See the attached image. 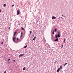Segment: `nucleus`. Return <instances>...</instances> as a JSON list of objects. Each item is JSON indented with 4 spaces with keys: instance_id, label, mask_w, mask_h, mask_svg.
I'll return each instance as SVG.
<instances>
[{
    "instance_id": "473e14b6",
    "label": "nucleus",
    "mask_w": 73,
    "mask_h": 73,
    "mask_svg": "<svg viewBox=\"0 0 73 73\" xmlns=\"http://www.w3.org/2000/svg\"><path fill=\"white\" fill-rule=\"evenodd\" d=\"M62 16H63V15H62Z\"/></svg>"
},
{
    "instance_id": "4468645a",
    "label": "nucleus",
    "mask_w": 73,
    "mask_h": 73,
    "mask_svg": "<svg viewBox=\"0 0 73 73\" xmlns=\"http://www.w3.org/2000/svg\"><path fill=\"white\" fill-rule=\"evenodd\" d=\"M6 6H7V4H5L3 5V7H5Z\"/></svg>"
},
{
    "instance_id": "0eeeda50",
    "label": "nucleus",
    "mask_w": 73,
    "mask_h": 73,
    "mask_svg": "<svg viewBox=\"0 0 73 73\" xmlns=\"http://www.w3.org/2000/svg\"><path fill=\"white\" fill-rule=\"evenodd\" d=\"M16 33H17V32H14V34L13 36H15V35H16Z\"/></svg>"
},
{
    "instance_id": "ddd939ff",
    "label": "nucleus",
    "mask_w": 73,
    "mask_h": 73,
    "mask_svg": "<svg viewBox=\"0 0 73 73\" xmlns=\"http://www.w3.org/2000/svg\"><path fill=\"white\" fill-rule=\"evenodd\" d=\"M60 69H62V65H61V66H60Z\"/></svg>"
},
{
    "instance_id": "f257e3e1",
    "label": "nucleus",
    "mask_w": 73,
    "mask_h": 73,
    "mask_svg": "<svg viewBox=\"0 0 73 73\" xmlns=\"http://www.w3.org/2000/svg\"><path fill=\"white\" fill-rule=\"evenodd\" d=\"M17 15H20V10H18L17 11Z\"/></svg>"
},
{
    "instance_id": "f704fd0d",
    "label": "nucleus",
    "mask_w": 73,
    "mask_h": 73,
    "mask_svg": "<svg viewBox=\"0 0 73 73\" xmlns=\"http://www.w3.org/2000/svg\"><path fill=\"white\" fill-rule=\"evenodd\" d=\"M64 17H65V16H64Z\"/></svg>"
},
{
    "instance_id": "6ab92c4d",
    "label": "nucleus",
    "mask_w": 73,
    "mask_h": 73,
    "mask_svg": "<svg viewBox=\"0 0 73 73\" xmlns=\"http://www.w3.org/2000/svg\"><path fill=\"white\" fill-rule=\"evenodd\" d=\"M57 62V61H55V62H54V64H56V62Z\"/></svg>"
},
{
    "instance_id": "a878e982",
    "label": "nucleus",
    "mask_w": 73,
    "mask_h": 73,
    "mask_svg": "<svg viewBox=\"0 0 73 73\" xmlns=\"http://www.w3.org/2000/svg\"><path fill=\"white\" fill-rule=\"evenodd\" d=\"M13 61L14 62H15L16 61H15V60H13Z\"/></svg>"
},
{
    "instance_id": "c9c22d12",
    "label": "nucleus",
    "mask_w": 73,
    "mask_h": 73,
    "mask_svg": "<svg viewBox=\"0 0 73 73\" xmlns=\"http://www.w3.org/2000/svg\"><path fill=\"white\" fill-rule=\"evenodd\" d=\"M62 46H63V45H62Z\"/></svg>"
},
{
    "instance_id": "c756f323",
    "label": "nucleus",
    "mask_w": 73,
    "mask_h": 73,
    "mask_svg": "<svg viewBox=\"0 0 73 73\" xmlns=\"http://www.w3.org/2000/svg\"><path fill=\"white\" fill-rule=\"evenodd\" d=\"M63 47V46H62L61 48H62Z\"/></svg>"
},
{
    "instance_id": "b1692460",
    "label": "nucleus",
    "mask_w": 73,
    "mask_h": 73,
    "mask_svg": "<svg viewBox=\"0 0 73 73\" xmlns=\"http://www.w3.org/2000/svg\"><path fill=\"white\" fill-rule=\"evenodd\" d=\"M8 60V61H10V60H11V59H10V58Z\"/></svg>"
},
{
    "instance_id": "9d476101",
    "label": "nucleus",
    "mask_w": 73,
    "mask_h": 73,
    "mask_svg": "<svg viewBox=\"0 0 73 73\" xmlns=\"http://www.w3.org/2000/svg\"><path fill=\"white\" fill-rule=\"evenodd\" d=\"M23 70H25V67H24L23 69Z\"/></svg>"
},
{
    "instance_id": "dca6fc26",
    "label": "nucleus",
    "mask_w": 73,
    "mask_h": 73,
    "mask_svg": "<svg viewBox=\"0 0 73 73\" xmlns=\"http://www.w3.org/2000/svg\"><path fill=\"white\" fill-rule=\"evenodd\" d=\"M21 29H22V30H24V28L23 27H21Z\"/></svg>"
},
{
    "instance_id": "a211bd4d",
    "label": "nucleus",
    "mask_w": 73,
    "mask_h": 73,
    "mask_svg": "<svg viewBox=\"0 0 73 73\" xmlns=\"http://www.w3.org/2000/svg\"><path fill=\"white\" fill-rule=\"evenodd\" d=\"M27 47V46H24V48H26Z\"/></svg>"
},
{
    "instance_id": "e433bc0d",
    "label": "nucleus",
    "mask_w": 73,
    "mask_h": 73,
    "mask_svg": "<svg viewBox=\"0 0 73 73\" xmlns=\"http://www.w3.org/2000/svg\"><path fill=\"white\" fill-rule=\"evenodd\" d=\"M34 35H35V34H34Z\"/></svg>"
},
{
    "instance_id": "4c0bfd02",
    "label": "nucleus",
    "mask_w": 73,
    "mask_h": 73,
    "mask_svg": "<svg viewBox=\"0 0 73 73\" xmlns=\"http://www.w3.org/2000/svg\"><path fill=\"white\" fill-rule=\"evenodd\" d=\"M26 46H27V45H26Z\"/></svg>"
},
{
    "instance_id": "bb28decb",
    "label": "nucleus",
    "mask_w": 73,
    "mask_h": 73,
    "mask_svg": "<svg viewBox=\"0 0 73 73\" xmlns=\"http://www.w3.org/2000/svg\"><path fill=\"white\" fill-rule=\"evenodd\" d=\"M6 72H7L6 71H5L4 72V73H6Z\"/></svg>"
},
{
    "instance_id": "58836bf2",
    "label": "nucleus",
    "mask_w": 73,
    "mask_h": 73,
    "mask_svg": "<svg viewBox=\"0 0 73 73\" xmlns=\"http://www.w3.org/2000/svg\"><path fill=\"white\" fill-rule=\"evenodd\" d=\"M61 18H62V17H61Z\"/></svg>"
},
{
    "instance_id": "2eb2a0df",
    "label": "nucleus",
    "mask_w": 73,
    "mask_h": 73,
    "mask_svg": "<svg viewBox=\"0 0 73 73\" xmlns=\"http://www.w3.org/2000/svg\"><path fill=\"white\" fill-rule=\"evenodd\" d=\"M32 31H30V35H31V34H32Z\"/></svg>"
},
{
    "instance_id": "c85d7f7f",
    "label": "nucleus",
    "mask_w": 73,
    "mask_h": 73,
    "mask_svg": "<svg viewBox=\"0 0 73 73\" xmlns=\"http://www.w3.org/2000/svg\"><path fill=\"white\" fill-rule=\"evenodd\" d=\"M1 44H3V42H2Z\"/></svg>"
},
{
    "instance_id": "f8f14e48",
    "label": "nucleus",
    "mask_w": 73,
    "mask_h": 73,
    "mask_svg": "<svg viewBox=\"0 0 73 73\" xmlns=\"http://www.w3.org/2000/svg\"><path fill=\"white\" fill-rule=\"evenodd\" d=\"M67 64H68V63H66L64 65V66H65V65H67Z\"/></svg>"
},
{
    "instance_id": "f3484780",
    "label": "nucleus",
    "mask_w": 73,
    "mask_h": 73,
    "mask_svg": "<svg viewBox=\"0 0 73 73\" xmlns=\"http://www.w3.org/2000/svg\"><path fill=\"white\" fill-rule=\"evenodd\" d=\"M55 36H56L55 38H57V35H56Z\"/></svg>"
},
{
    "instance_id": "2f4dec72",
    "label": "nucleus",
    "mask_w": 73,
    "mask_h": 73,
    "mask_svg": "<svg viewBox=\"0 0 73 73\" xmlns=\"http://www.w3.org/2000/svg\"><path fill=\"white\" fill-rule=\"evenodd\" d=\"M9 62V63H10V62L9 61V62Z\"/></svg>"
},
{
    "instance_id": "5701e85b",
    "label": "nucleus",
    "mask_w": 73,
    "mask_h": 73,
    "mask_svg": "<svg viewBox=\"0 0 73 73\" xmlns=\"http://www.w3.org/2000/svg\"><path fill=\"white\" fill-rule=\"evenodd\" d=\"M22 37V35H21L20 36V38H21Z\"/></svg>"
},
{
    "instance_id": "f03ea898",
    "label": "nucleus",
    "mask_w": 73,
    "mask_h": 73,
    "mask_svg": "<svg viewBox=\"0 0 73 73\" xmlns=\"http://www.w3.org/2000/svg\"><path fill=\"white\" fill-rule=\"evenodd\" d=\"M58 35H57V36L58 37H60V33H59V32L58 31Z\"/></svg>"
},
{
    "instance_id": "6e6552de",
    "label": "nucleus",
    "mask_w": 73,
    "mask_h": 73,
    "mask_svg": "<svg viewBox=\"0 0 73 73\" xmlns=\"http://www.w3.org/2000/svg\"><path fill=\"white\" fill-rule=\"evenodd\" d=\"M58 38L56 39L55 40V41H58Z\"/></svg>"
},
{
    "instance_id": "72a5a7b5",
    "label": "nucleus",
    "mask_w": 73,
    "mask_h": 73,
    "mask_svg": "<svg viewBox=\"0 0 73 73\" xmlns=\"http://www.w3.org/2000/svg\"><path fill=\"white\" fill-rule=\"evenodd\" d=\"M1 12V10H0V13Z\"/></svg>"
},
{
    "instance_id": "4be33fe9",
    "label": "nucleus",
    "mask_w": 73,
    "mask_h": 73,
    "mask_svg": "<svg viewBox=\"0 0 73 73\" xmlns=\"http://www.w3.org/2000/svg\"><path fill=\"white\" fill-rule=\"evenodd\" d=\"M18 40H19V38H17V40L18 41Z\"/></svg>"
},
{
    "instance_id": "393cba45",
    "label": "nucleus",
    "mask_w": 73,
    "mask_h": 73,
    "mask_svg": "<svg viewBox=\"0 0 73 73\" xmlns=\"http://www.w3.org/2000/svg\"><path fill=\"white\" fill-rule=\"evenodd\" d=\"M66 40V39H65H65H64V42H65V41Z\"/></svg>"
},
{
    "instance_id": "423d86ee",
    "label": "nucleus",
    "mask_w": 73,
    "mask_h": 73,
    "mask_svg": "<svg viewBox=\"0 0 73 73\" xmlns=\"http://www.w3.org/2000/svg\"><path fill=\"white\" fill-rule=\"evenodd\" d=\"M56 17H52V19H56Z\"/></svg>"
},
{
    "instance_id": "20e7f679",
    "label": "nucleus",
    "mask_w": 73,
    "mask_h": 73,
    "mask_svg": "<svg viewBox=\"0 0 73 73\" xmlns=\"http://www.w3.org/2000/svg\"><path fill=\"white\" fill-rule=\"evenodd\" d=\"M24 55V54H21L19 56V57H22V56H23Z\"/></svg>"
},
{
    "instance_id": "9b49d317",
    "label": "nucleus",
    "mask_w": 73,
    "mask_h": 73,
    "mask_svg": "<svg viewBox=\"0 0 73 73\" xmlns=\"http://www.w3.org/2000/svg\"><path fill=\"white\" fill-rule=\"evenodd\" d=\"M54 32H55L56 33V32H57V29H55V30L54 31Z\"/></svg>"
},
{
    "instance_id": "1a4fd4ad",
    "label": "nucleus",
    "mask_w": 73,
    "mask_h": 73,
    "mask_svg": "<svg viewBox=\"0 0 73 73\" xmlns=\"http://www.w3.org/2000/svg\"><path fill=\"white\" fill-rule=\"evenodd\" d=\"M36 37L35 36L33 38V40H35V39H36Z\"/></svg>"
},
{
    "instance_id": "7c9ffc66",
    "label": "nucleus",
    "mask_w": 73,
    "mask_h": 73,
    "mask_svg": "<svg viewBox=\"0 0 73 73\" xmlns=\"http://www.w3.org/2000/svg\"><path fill=\"white\" fill-rule=\"evenodd\" d=\"M9 29H10V27H9Z\"/></svg>"
},
{
    "instance_id": "412c9836",
    "label": "nucleus",
    "mask_w": 73,
    "mask_h": 73,
    "mask_svg": "<svg viewBox=\"0 0 73 73\" xmlns=\"http://www.w3.org/2000/svg\"><path fill=\"white\" fill-rule=\"evenodd\" d=\"M23 35V32H21V35Z\"/></svg>"
},
{
    "instance_id": "cd10ccee",
    "label": "nucleus",
    "mask_w": 73,
    "mask_h": 73,
    "mask_svg": "<svg viewBox=\"0 0 73 73\" xmlns=\"http://www.w3.org/2000/svg\"><path fill=\"white\" fill-rule=\"evenodd\" d=\"M13 6H14V5H12V7H13Z\"/></svg>"
},
{
    "instance_id": "39448f33",
    "label": "nucleus",
    "mask_w": 73,
    "mask_h": 73,
    "mask_svg": "<svg viewBox=\"0 0 73 73\" xmlns=\"http://www.w3.org/2000/svg\"><path fill=\"white\" fill-rule=\"evenodd\" d=\"M60 68H58L56 71L57 72H59V71H60Z\"/></svg>"
},
{
    "instance_id": "7ed1b4c3",
    "label": "nucleus",
    "mask_w": 73,
    "mask_h": 73,
    "mask_svg": "<svg viewBox=\"0 0 73 73\" xmlns=\"http://www.w3.org/2000/svg\"><path fill=\"white\" fill-rule=\"evenodd\" d=\"M16 39H17V38L16 37H14L13 38V40L14 42H15V40H16Z\"/></svg>"
},
{
    "instance_id": "aec40b11",
    "label": "nucleus",
    "mask_w": 73,
    "mask_h": 73,
    "mask_svg": "<svg viewBox=\"0 0 73 73\" xmlns=\"http://www.w3.org/2000/svg\"><path fill=\"white\" fill-rule=\"evenodd\" d=\"M54 34V31H53L52 32V34Z\"/></svg>"
}]
</instances>
